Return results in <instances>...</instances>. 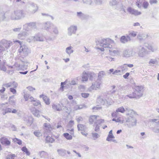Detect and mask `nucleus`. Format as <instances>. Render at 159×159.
Here are the masks:
<instances>
[{
  "label": "nucleus",
  "instance_id": "nucleus-31",
  "mask_svg": "<svg viewBox=\"0 0 159 159\" xmlns=\"http://www.w3.org/2000/svg\"><path fill=\"white\" fill-rule=\"evenodd\" d=\"M72 48L73 47H72L70 46L66 48V52L69 55L72 53L74 52L73 50L72 49Z\"/></svg>",
  "mask_w": 159,
  "mask_h": 159
},
{
  "label": "nucleus",
  "instance_id": "nucleus-62",
  "mask_svg": "<svg viewBox=\"0 0 159 159\" xmlns=\"http://www.w3.org/2000/svg\"><path fill=\"white\" fill-rule=\"evenodd\" d=\"M113 74L121 75V71L120 70H116L112 73Z\"/></svg>",
  "mask_w": 159,
  "mask_h": 159
},
{
  "label": "nucleus",
  "instance_id": "nucleus-15",
  "mask_svg": "<svg viewBox=\"0 0 159 159\" xmlns=\"http://www.w3.org/2000/svg\"><path fill=\"white\" fill-rule=\"evenodd\" d=\"M30 39L33 41H43L44 38L41 35L38 34L34 36L31 37Z\"/></svg>",
  "mask_w": 159,
  "mask_h": 159
},
{
  "label": "nucleus",
  "instance_id": "nucleus-30",
  "mask_svg": "<svg viewBox=\"0 0 159 159\" xmlns=\"http://www.w3.org/2000/svg\"><path fill=\"white\" fill-rule=\"evenodd\" d=\"M126 96L129 97L130 98H136L137 99L139 98V97L137 95V94L136 93H135L134 92H133L132 93L126 95Z\"/></svg>",
  "mask_w": 159,
  "mask_h": 159
},
{
  "label": "nucleus",
  "instance_id": "nucleus-23",
  "mask_svg": "<svg viewBox=\"0 0 159 159\" xmlns=\"http://www.w3.org/2000/svg\"><path fill=\"white\" fill-rule=\"evenodd\" d=\"M77 17L81 20H84L86 17V16L81 11L77 12Z\"/></svg>",
  "mask_w": 159,
  "mask_h": 159
},
{
  "label": "nucleus",
  "instance_id": "nucleus-21",
  "mask_svg": "<svg viewBox=\"0 0 159 159\" xmlns=\"http://www.w3.org/2000/svg\"><path fill=\"white\" fill-rule=\"evenodd\" d=\"M130 40L131 39L129 36H127L126 37L125 36H123L121 37L120 39L121 42L123 43H125Z\"/></svg>",
  "mask_w": 159,
  "mask_h": 159
},
{
  "label": "nucleus",
  "instance_id": "nucleus-57",
  "mask_svg": "<svg viewBox=\"0 0 159 159\" xmlns=\"http://www.w3.org/2000/svg\"><path fill=\"white\" fill-rule=\"evenodd\" d=\"M148 5V2L146 1H145L143 3V6L144 9H147Z\"/></svg>",
  "mask_w": 159,
  "mask_h": 159
},
{
  "label": "nucleus",
  "instance_id": "nucleus-18",
  "mask_svg": "<svg viewBox=\"0 0 159 159\" xmlns=\"http://www.w3.org/2000/svg\"><path fill=\"white\" fill-rule=\"evenodd\" d=\"M44 133L47 134L50 132L52 129V128L50 124L49 123H44L43 124Z\"/></svg>",
  "mask_w": 159,
  "mask_h": 159
},
{
  "label": "nucleus",
  "instance_id": "nucleus-12",
  "mask_svg": "<svg viewBox=\"0 0 159 159\" xmlns=\"http://www.w3.org/2000/svg\"><path fill=\"white\" fill-rule=\"evenodd\" d=\"M135 53L132 49H126L124 51L123 55L124 57H129L132 56Z\"/></svg>",
  "mask_w": 159,
  "mask_h": 159
},
{
  "label": "nucleus",
  "instance_id": "nucleus-40",
  "mask_svg": "<svg viewBox=\"0 0 159 159\" xmlns=\"http://www.w3.org/2000/svg\"><path fill=\"white\" fill-rule=\"evenodd\" d=\"M34 134L37 137L42 136V134L39 130H36L34 132Z\"/></svg>",
  "mask_w": 159,
  "mask_h": 159
},
{
  "label": "nucleus",
  "instance_id": "nucleus-32",
  "mask_svg": "<svg viewBox=\"0 0 159 159\" xmlns=\"http://www.w3.org/2000/svg\"><path fill=\"white\" fill-rule=\"evenodd\" d=\"M145 46L148 49L151 50L152 52H154L157 50L156 48H153V47L148 43H145Z\"/></svg>",
  "mask_w": 159,
  "mask_h": 159
},
{
  "label": "nucleus",
  "instance_id": "nucleus-49",
  "mask_svg": "<svg viewBox=\"0 0 159 159\" xmlns=\"http://www.w3.org/2000/svg\"><path fill=\"white\" fill-rule=\"evenodd\" d=\"M127 11L130 14L133 15L134 11V9L132 8L131 7H129L127 8Z\"/></svg>",
  "mask_w": 159,
  "mask_h": 159
},
{
  "label": "nucleus",
  "instance_id": "nucleus-33",
  "mask_svg": "<svg viewBox=\"0 0 159 159\" xmlns=\"http://www.w3.org/2000/svg\"><path fill=\"white\" fill-rule=\"evenodd\" d=\"M105 75V73L104 71H102L99 72L98 74V79L97 80L101 81L102 78Z\"/></svg>",
  "mask_w": 159,
  "mask_h": 159
},
{
  "label": "nucleus",
  "instance_id": "nucleus-39",
  "mask_svg": "<svg viewBox=\"0 0 159 159\" xmlns=\"http://www.w3.org/2000/svg\"><path fill=\"white\" fill-rule=\"evenodd\" d=\"M158 61L156 59H150V61L149 62V64L150 65H152V64H157Z\"/></svg>",
  "mask_w": 159,
  "mask_h": 159
},
{
  "label": "nucleus",
  "instance_id": "nucleus-43",
  "mask_svg": "<svg viewBox=\"0 0 159 159\" xmlns=\"http://www.w3.org/2000/svg\"><path fill=\"white\" fill-rule=\"evenodd\" d=\"M13 141L19 145L22 144V141L21 140L17 138H15L13 139Z\"/></svg>",
  "mask_w": 159,
  "mask_h": 159
},
{
  "label": "nucleus",
  "instance_id": "nucleus-28",
  "mask_svg": "<svg viewBox=\"0 0 159 159\" xmlns=\"http://www.w3.org/2000/svg\"><path fill=\"white\" fill-rule=\"evenodd\" d=\"M97 117H99V116L96 115H92L90 116L89 120L91 124H92L94 122H95L97 120Z\"/></svg>",
  "mask_w": 159,
  "mask_h": 159
},
{
  "label": "nucleus",
  "instance_id": "nucleus-24",
  "mask_svg": "<svg viewBox=\"0 0 159 159\" xmlns=\"http://www.w3.org/2000/svg\"><path fill=\"white\" fill-rule=\"evenodd\" d=\"M57 151L58 155L60 156L63 157L66 155V150L65 149H59Z\"/></svg>",
  "mask_w": 159,
  "mask_h": 159
},
{
  "label": "nucleus",
  "instance_id": "nucleus-16",
  "mask_svg": "<svg viewBox=\"0 0 159 159\" xmlns=\"http://www.w3.org/2000/svg\"><path fill=\"white\" fill-rule=\"evenodd\" d=\"M0 142L2 145L6 146H9L11 144V142L5 137H1L0 139Z\"/></svg>",
  "mask_w": 159,
  "mask_h": 159
},
{
  "label": "nucleus",
  "instance_id": "nucleus-64",
  "mask_svg": "<svg viewBox=\"0 0 159 159\" xmlns=\"http://www.w3.org/2000/svg\"><path fill=\"white\" fill-rule=\"evenodd\" d=\"M137 32L133 31V32L130 33L129 34V35L130 36H132L133 37H134L137 35Z\"/></svg>",
  "mask_w": 159,
  "mask_h": 159
},
{
  "label": "nucleus",
  "instance_id": "nucleus-5",
  "mask_svg": "<svg viewBox=\"0 0 159 159\" xmlns=\"http://www.w3.org/2000/svg\"><path fill=\"white\" fill-rule=\"evenodd\" d=\"M128 115L130 116L126 119V124L128 126L129 128H131L134 126H135L136 125L137 120L133 116H131V114L128 113Z\"/></svg>",
  "mask_w": 159,
  "mask_h": 159
},
{
  "label": "nucleus",
  "instance_id": "nucleus-11",
  "mask_svg": "<svg viewBox=\"0 0 159 159\" xmlns=\"http://www.w3.org/2000/svg\"><path fill=\"white\" fill-rule=\"evenodd\" d=\"M29 11L32 14L34 13L38 9V7L37 5L33 2L29 4Z\"/></svg>",
  "mask_w": 159,
  "mask_h": 159
},
{
  "label": "nucleus",
  "instance_id": "nucleus-3",
  "mask_svg": "<svg viewBox=\"0 0 159 159\" xmlns=\"http://www.w3.org/2000/svg\"><path fill=\"white\" fill-rule=\"evenodd\" d=\"M16 42L19 43L20 45V48L19 50V51L20 52L19 55L22 57L20 58L24 59V57H25L28 55L29 53L30 52V50L25 45H21L20 42L19 40L16 41Z\"/></svg>",
  "mask_w": 159,
  "mask_h": 159
},
{
  "label": "nucleus",
  "instance_id": "nucleus-17",
  "mask_svg": "<svg viewBox=\"0 0 159 159\" xmlns=\"http://www.w3.org/2000/svg\"><path fill=\"white\" fill-rule=\"evenodd\" d=\"M53 25V24L49 21H47L42 24L43 29L47 31H49Z\"/></svg>",
  "mask_w": 159,
  "mask_h": 159
},
{
  "label": "nucleus",
  "instance_id": "nucleus-2",
  "mask_svg": "<svg viewBox=\"0 0 159 159\" xmlns=\"http://www.w3.org/2000/svg\"><path fill=\"white\" fill-rule=\"evenodd\" d=\"M97 102L99 104L105 105L107 107L111 105L112 103V101L111 98L106 97L104 98L103 97L99 96L97 100Z\"/></svg>",
  "mask_w": 159,
  "mask_h": 159
},
{
  "label": "nucleus",
  "instance_id": "nucleus-51",
  "mask_svg": "<svg viewBox=\"0 0 159 159\" xmlns=\"http://www.w3.org/2000/svg\"><path fill=\"white\" fill-rule=\"evenodd\" d=\"M16 157L15 154H11L8 155L6 157L7 159H14V158Z\"/></svg>",
  "mask_w": 159,
  "mask_h": 159
},
{
  "label": "nucleus",
  "instance_id": "nucleus-7",
  "mask_svg": "<svg viewBox=\"0 0 159 159\" xmlns=\"http://www.w3.org/2000/svg\"><path fill=\"white\" fill-rule=\"evenodd\" d=\"M19 59L20 62L18 65V70H25L27 68V66L25 65V64L28 63L27 61L24 59H22L20 58H19Z\"/></svg>",
  "mask_w": 159,
  "mask_h": 159
},
{
  "label": "nucleus",
  "instance_id": "nucleus-53",
  "mask_svg": "<svg viewBox=\"0 0 159 159\" xmlns=\"http://www.w3.org/2000/svg\"><path fill=\"white\" fill-rule=\"evenodd\" d=\"M84 3L89 5H91L93 3L92 0H82Z\"/></svg>",
  "mask_w": 159,
  "mask_h": 159
},
{
  "label": "nucleus",
  "instance_id": "nucleus-34",
  "mask_svg": "<svg viewBox=\"0 0 159 159\" xmlns=\"http://www.w3.org/2000/svg\"><path fill=\"white\" fill-rule=\"evenodd\" d=\"M5 62H0V70L5 72L7 70V68L5 66Z\"/></svg>",
  "mask_w": 159,
  "mask_h": 159
},
{
  "label": "nucleus",
  "instance_id": "nucleus-55",
  "mask_svg": "<svg viewBox=\"0 0 159 159\" xmlns=\"http://www.w3.org/2000/svg\"><path fill=\"white\" fill-rule=\"evenodd\" d=\"M96 75L93 73H91L89 74V79L90 80H92L94 77H95Z\"/></svg>",
  "mask_w": 159,
  "mask_h": 159
},
{
  "label": "nucleus",
  "instance_id": "nucleus-59",
  "mask_svg": "<svg viewBox=\"0 0 159 159\" xmlns=\"http://www.w3.org/2000/svg\"><path fill=\"white\" fill-rule=\"evenodd\" d=\"M141 14V12L140 11H138L137 10L134 9L133 15L136 16L140 15Z\"/></svg>",
  "mask_w": 159,
  "mask_h": 159
},
{
  "label": "nucleus",
  "instance_id": "nucleus-26",
  "mask_svg": "<svg viewBox=\"0 0 159 159\" xmlns=\"http://www.w3.org/2000/svg\"><path fill=\"white\" fill-rule=\"evenodd\" d=\"M51 32H50L52 34L57 35L59 34V31L57 27L54 25L52 28Z\"/></svg>",
  "mask_w": 159,
  "mask_h": 159
},
{
  "label": "nucleus",
  "instance_id": "nucleus-52",
  "mask_svg": "<svg viewBox=\"0 0 159 159\" xmlns=\"http://www.w3.org/2000/svg\"><path fill=\"white\" fill-rule=\"evenodd\" d=\"M33 123V118L32 117H29L28 119L27 123L28 125H30Z\"/></svg>",
  "mask_w": 159,
  "mask_h": 159
},
{
  "label": "nucleus",
  "instance_id": "nucleus-58",
  "mask_svg": "<svg viewBox=\"0 0 159 159\" xmlns=\"http://www.w3.org/2000/svg\"><path fill=\"white\" fill-rule=\"evenodd\" d=\"M81 95L83 98H86L89 96V93H82Z\"/></svg>",
  "mask_w": 159,
  "mask_h": 159
},
{
  "label": "nucleus",
  "instance_id": "nucleus-22",
  "mask_svg": "<svg viewBox=\"0 0 159 159\" xmlns=\"http://www.w3.org/2000/svg\"><path fill=\"white\" fill-rule=\"evenodd\" d=\"M39 98H42L43 101L47 105H49L50 104V99L47 96L42 94L39 96Z\"/></svg>",
  "mask_w": 159,
  "mask_h": 159
},
{
  "label": "nucleus",
  "instance_id": "nucleus-10",
  "mask_svg": "<svg viewBox=\"0 0 159 159\" xmlns=\"http://www.w3.org/2000/svg\"><path fill=\"white\" fill-rule=\"evenodd\" d=\"M12 42L10 41H7L6 39H3L0 41V45L7 49L9 48L12 45Z\"/></svg>",
  "mask_w": 159,
  "mask_h": 159
},
{
  "label": "nucleus",
  "instance_id": "nucleus-46",
  "mask_svg": "<svg viewBox=\"0 0 159 159\" xmlns=\"http://www.w3.org/2000/svg\"><path fill=\"white\" fill-rule=\"evenodd\" d=\"M125 111V108L123 107H121L119 108H118L116 110V112H120L121 113H124Z\"/></svg>",
  "mask_w": 159,
  "mask_h": 159
},
{
  "label": "nucleus",
  "instance_id": "nucleus-44",
  "mask_svg": "<svg viewBox=\"0 0 159 159\" xmlns=\"http://www.w3.org/2000/svg\"><path fill=\"white\" fill-rule=\"evenodd\" d=\"M104 122V120L103 119H99L96 120L95 122H94L95 124L98 125H100L101 123H103Z\"/></svg>",
  "mask_w": 159,
  "mask_h": 159
},
{
  "label": "nucleus",
  "instance_id": "nucleus-54",
  "mask_svg": "<svg viewBox=\"0 0 159 159\" xmlns=\"http://www.w3.org/2000/svg\"><path fill=\"white\" fill-rule=\"evenodd\" d=\"M24 97L25 99V101H26L29 100L30 95L29 94L26 93H25Z\"/></svg>",
  "mask_w": 159,
  "mask_h": 159
},
{
  "label": "nucleus",
  "instance_id": "nucleus-60",
  "mask_svg": "<svg viewBox=\"0 0 159 159\" xmlns=\"http://www.w3.org/2000/svg\"><path fill=\"white\" fill-rule=\"evenodd\" d=\"M95 3L98 5H101L102 3L103 0H94Z\"/></svg>",
  "mask_w": 159,
  "mask_h": 159
},
{
  "label": "nucleus",
  "instance_id": "nucleus-63",
  "mask_svg": "<svg viewBox=\"0 0 159 159\" xmlns=\"http://www.w3.org/2000/svg\"><path fill=\"white\" fill-rule=\"evenodd\" d=\"M5 51V49L4 47H2L0 45V55H2L3 54V52Z\"/></svg>",
  "mask_w": 159,
  "mask_h": 159
},
{
  "label": "nucleus",
  "instance_id": "nucleus-4",
  "mask_svg": "<svg viewBox=\"0 0 159 159\" xmlns=\"http://www.w3.org/2000/svg\"><path fill=\"white\" fill-rule=\"evenodd\" d=\"M111 41V39H99L98 41H96V45H99L101 47L103 48H111V45L109 43Z\"/></svg>",
  "mask_w": 159,
  "mask_h": 159
},
{
  "label": "nucleus",
  "instance_id": "nucleus-25",
  "mask_svg": "<svg viewBox=\"0 0 159 159\" xmlns=\"http://www.w3.org/2000/svg\"><path fill=\"white\" fill-rule=\"evenodd\" d=\"M31 111L33 114L35 116L38 117H40V115L39 114V111L34 107L30 109Z\"/></svg>",
  "mask_w": 159,
  "mask_h": 159
},
{
  "label": "nucleus",
  "instance_id": "nucleus-48",
  "mask_svg": "<svg viewBox=\"0 0 159 159\" xmlns=\"http://www.w3.org/2000/svg\"><path fill=\"white\" fill-rule=\"evenodd\" d=\"M118 3L117 0H110V5L111 6L116 5Z\"/></svg>",
  "mask_w": 159,
  "mask_h": 159
},
{
  "label": "nucleus",
  "instance_id": "nucleus-13",
  "mask_svg": "<svg viewBox=\"0 0 159 159\" xmlns=\"http://www.w3.org/2000/svg\"><path fill=\"white\" fill-rule=\"evenodd\" d=\"M101 83V81L98 80L95 82H93L91 86L89 88L90 91H91L92 90H97L98 89H99Z\"/></svg>",
  "mask_w": 159,
  "mask_h": 159
},
{
  "label": "nucleus",
  "instance_id": "nucleus-6",
  "mask_svg": "<svg viewBox=\"0 0 159 159\" xmlns=\"http://www.w3.org/2000/svg\"><path fill=\"white\" fill-rule=\"evenodd\" d=\"M138 50V56L140 57H144L148 54V51L144 47H142L140 45L137 47Z\"/></svg>",
  "mask_w": 159,
  "mask_h": 159
},
{
  "label": "nucleus",
  "instance_id": "nucleus-19",
  "mask_svg": "<svg viewBox=\"0 0 159 159\" xmlns=\"http://www.w3.org/2000/svg\"><path fill=\"white\" fill-rule=\"evenodd\" d=\"M63 105L62 104H53L52 107V109L55 111H60L62 110V106Z\"/></svg>",
  "mask_w": 159,
  "mask_h": 159
},
{
  "label": "nucleus",
  "instance_id": "nucleus-35",
  "mask_svg": "<svg viewBox=\"0 0 159 159\" xmlns=\"http://www.w3.org/2000/svg\"><path fill=\"white\" fill-rule=\"evenodd\" d=\"M150 129L152 131L155 133H159V126L152 127Z\"/></svg>",
  "mask_w": 159,
  "mask_h": 159
},
{
  "label": "nucleus",
  "instance_id": "nucleus-50",
  "mask_svg": "<svg viewBox=\"0 0 159 159\" xmlns=\"http://www.w3.org/2000/svg\"><path fill=\"white\" fill-rule=\"evenodd\" d=\"M114 138L115 137L113 134H108L107 138L106 140L108 141H111V140L112 139H114Z\"/></svg>",
  "mask_w": 159,
  "mask_h": 159
},
{
  "label": "nucleus",
  "instance_id": "nucleus-38",
  "mask_svg": "<svg viewBox=\"0 0 159 159\" xmlns=\"http://www.w3.org/2000/svg\"><path fill=\"white\" fill-rule=\"evenodd\" d=\"M22 151L25 152L27 155H30V153L26 147L24 146L21 148Z\"/></svg>",
  "mask_w": 159,
  "mask_h": 159
},
{
  "label": "nucleus",
  "instance_id": "nucleus-20",
  "mask_svg": "<svg viewBox=\"0 0 159 159\" xmlns=\"http://www.w3.org/2000/svg\"><path fill=\"white\" fill-rule=\"evenodd\" d=\"M28 35V33L26 31H22L18 34V37L19 39L23 40L25 39Z\"/></svg>",
  "mask_w": 159,
  "mask_h": 159
},
{
  "label": "nucleus",
  "instance_id": "nucleus-45",
  "mask_svg": "<svg viewBox=\"0 0 159 159\" xmlns=\"http://www.w3.org/2000/svg\"><path fill=\"white\" fill-rule=\"evenodd\" d=\"M34 106H41V103L39 101L37 100L36 99L34 100L32 102V103Z\"/></svg>",
  "mask_w": 159,
  "mask_h": 159
},
{
  "label": "nucleus",
  "instance_id": "nucleus-27",
  "mask_svg": "<svg viewBox=\"0 0 159 159\" xmlns=\"http://www.w3.org/2000/svg\"><path fill=\"white\" fill-rule=\"evenodd\" d=\"M138 38L140 40H144L148 36L147 34H139L138 35Z\"/></svg>",
  "mask_w": 159,
  "mask_h": 159
},
{
  "label": "nucleus",
  "instance_id": "nucleus-8",
  "mask_svg": "<svg viewBox=\"0 0 159 159\" xmlns=\"http://www.w3.org/2000/svg\"><path fill=\"white\" fill-rule=\"evenodd\" d=\"M77 30V27L76 25H72L67 29V34L69 36H71L72 34H75Z\"/></svg>",
  "mask_w": 159,
  "mask_h": 159
},
{
  "label": "nucleus",
  "instance_id": "nucleus-61",
  "mask_svg": "<svg viewBox=\"0 0 159 159\" xmlns=\"http://www.w3.org/2000/svg\"><path fill=\"white\" fill-rule=\"evenodd\" d=\"M3 87H5L7 88L10 87L12 86L11 83H9L7 84H4L2 85Z\"/></svg>",
  "mask_w": 159,
  "mask_h": 159
},
{
  "label": "nucleus",
  "instance_id": "nucleus-56",
  "mask_svg": "<svg viewBox=\"0 0 159 159\" xmlns=\"http://www.w3.org/2000/svg\"><path fill=\"white\" fill-rule=\"evenodd\" d=\"M92 136L94 138V140H95L99 137V135L97 133H92Z\"/></svg>",
  "mask_w": 159,
  "mask_h": 159
},
{
  "label": "nucleus",
  "instance_id": "nucleus-47",
  "mask_svg": "<svg viewBox=\"0 0 159 159\" xmlns=\"http://www.w3.org/2000/svg\"><path fill=\"white\" fill-rule=\"evenodd\" d=\"M11 111L12 109L10 108H7L4 110V111L2 112V114L3 115H5L7 113L11 112Z\"/></svg>",
  "mask_w": 159,
  "mask_h": 159
},
{
  "label": "nucleus",
  "instance_id": "nucleus-41",
  "mask_svg": "<svg viewBox=\"0 0 159 159\" xmlns=\"http://www.w3.org/2000/svg\"><path fill=\"white\" fill-rule=\"evenodd\" d=\"M77 128L79 131H82L85 129V126L82 124H78Z\"/></svg>",
  "mask_w": 159,
  "mask_h": 159
},
{
  "label": "nucleus",
  "instance_id": "nucleus-9",
  "mask_svg": "<svg viewBox=\"0 0 159 159\" xmlns=\"http://www.w3.org/2000/svg\"><path fill=\"white\" fill-rule=\"evenodd\" d=\"M143 87L142 86H135L134 88L135 91L134 92L137 94V95L139 98L142 97L143 94Z\"/></svg>",
  "mask_w": 159,
  "mask_h": 159
},
{
  "label": "nucleus",
  "instance_id": "nucleus-1",
  "mask_svg": "<svg viewBox=\"0 0 159 159\" xmlns=\"http://www.w3.org/2000/svg\"><path fill=\"white\" fill-rule=\"evenodd\" d=\"M25 15L23 10H17L11 12L9 15V18L11 20H18L24 18Z\"/></svg>",
  "mask_w": 159,
  "mask_h": 159
},
{
  "label": "nucleus",
  "instance_id": "nucleus-14",
  "mask_svg": "<svg viewBox=\"0 0 159 159\" xmlns=\"http://www.w3.org/2000/svg\"><path fill=\"white\" fill-rule=\"evenodd\" d=\"M36 24L35 22L30 23L26 24L23 26L24 29L27 31H29L31 28L36 29Z\"/></svg>",
  "mask_w": 159,
  "mask_h": 159
},
{
  "label": "nucleus",
  "instance_id": "nucleus-42",
  "mask_svg": "<svg viewBox=\"0 0 159 159\" xmlns=\"http://www.w3.org/2000/svg\"><path fill=\"white\" fill-rule=\"evenodd\" d=\"M63 136L68 140H70L72 139V136L70 135L68 133H65L63 134Z\"/></svg>",
  "mask_w": 159,
  "mask_h": 159
},
{
  "label": "nucleus",
  "instance_id": "nucleus-37",
  "mask_svg": "<svg viewBox=\"0 0 159 159\" xmlns=\"http://www.w3.org/2000/svg\"><path fill=\"white\" fill-rule=\"evenodd\" d=\"M46 143H52L54 141V139L48 136H47L45 139Z\"/></svg>",
  "mask_w": 159,
  "mask_h": 159
},
{
  "label": "nucleus",
  "instance_id": "nucleus-29",
  "mask_svg": "<svg viewBox=\"0 0 159 159\" xmlns=\"http://www.w3.org/2000/svg\"><path fill=\"white\" fill-rule=\"evenodd\" d=\"M88 77V74L86 72H84L82 74V81H87Z\"/></svg>",
  "mask_w": 159,
  "mask_h": 159
},
{
  "label": "nucleus",
  "instance_id": "nucleus-36",
  "mask_svg": "<svg viewBox=\"0 0 159 159\" xmlns=\"http://www.w3.org/2000/svg\"><path fill=\"white\" fill-rule=\"evenodd\" d=\"M39 154L40 157L42 158H44L45 157L47 154V153L44 151H42L39 152Z\"/></svg>",
  "mask_w": 159,
  "mask_h": 159
}]
</instances>
